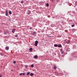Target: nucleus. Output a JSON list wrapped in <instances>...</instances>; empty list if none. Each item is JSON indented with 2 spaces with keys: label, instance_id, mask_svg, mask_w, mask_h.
I'll return each instance as SVG.
<instances>
[{
  "label": "nucleus",
  "instance_id": "obj_1",
  "mask_svg": "<svg viewBox=\"0 0 77 77\" xmlns=\"http://www.w3.org/2000/svg\"><path fill=\"white\" fill-rule=\"evenodd\" d=\"M38 42L37 41H36L35 42V46H36L37 45H38Z\"/></svg>",
  "mask_w": 77,
  "mask_h": 77
},
{
  "label": "nucleus",
  "instance_id": "obj_2",
  "mask_svg": "<svg viewBox=\"0 0 77 77\" xmlns=\"http://www.w3.org/2000/svg\"><path fill=\"white\" fill-rule=\"evenodd\" d=\"M27 11H28V13H27L28 15H30V14H31V12H30V10H28Z\"/></svg>",
  "mask_w": 77,
  "mask_h": 77
},
{
  "label": "nucleus",
  "instance_id": "obj_3",
  "mask_svg": "<svg viewBox=\"0 0 77 77\" xmlns=\"http://www.w3.org/2000/svg\"><path fill=\"white\" fill-rule=\"evenodd\" d=\"M60 51L61 52V54H63L64 53V51H62V49H60Z\"/></svg>",
  "mask_w": 77,
  "mask_h": 77
},
{
  "label": "nucleus",
  "instance_id": "obj_4",
  "mask_svg": "<svg viewBox=\"0 0 77 77\" xmlns=\"http://www.w3.org/2000/svg\"><path fill=\"white\" fill-rule=\"evenodd\" d=\"M5 15H6V16H8V11L7 10H6L5 11Z\"/></svg>",
  "mask_w": 77,
  "mask_h": 77
},
{
  "label": "nucleus",
  "instance_id": "obj_5",
  "mask_svg": "<svg viewBox=\"0 0 77 77\" xmlns=\"http://www.w3.org/2000/svg\"><path fill=\"white\" fill-rule=\"evenodd\" d=\"M5 49L6 50H9V47L8 46H7V47H5Z\"/></svg>",
  "mask_w": 77,
  "mask_h": 77
},
{
  "label": "nucleus",
  "instance_id": "obj_6",
  "mask_svg": "<svg viewBox=\"0 0 77 77\" xmlns=\"http://www.w3.org/2000/svg\"><path fill=\"white\" fill-rule=\"evenodd\" d=\"M15 29H13V30L12 31V33H14V32H15Z\"/></svg>",
  "mask_w": 77,
  "mask_h": 77
},
{
  "label": "nucleus",
  "instance_id": "obj_7",
  "mask_svg": "<svg viewBox=\"0 0 77 77\" xmlns=\"http://www.w3.org/2000/svg\"><path fill=\"white\" fill-rule=\"evenodd\" d=\"M34 59H37V58H38V56L37 55L34 56Z\"/></svg>",
  "mask_w": 77,
  "mask_h": 77
},
{
  "label": "nucleus",
  "instance_id": "obj_8",
  "mask_svg": "<svg viewBox=\"0 0 77 77\" xmlns=\"http://www.w3.org/2000/svg\"><path fill=\"white\" fill-rule=\"evenodd\" d=\"M29 51H30V52H32V48H30L29 49Z\"/></svg>",
  "mask_w": 77,
  "mask_h": 77
},
{
  "label": "nucleus",
  "instance_id": "obj_9",
  "mask_svg": "<svg viewBox=\"0 0 77 77\" xmlns=\"http://www.w3.org/2000/svg\"><path fill=\"white\" fill-rule=\"evenodd\" d=\"M54 69H57V67L55 66H54Z\"/></svg>",
  "mask_w": 77,
  "mask_h": 77
},
{
  "label": "nucleus",
  "instance_id": "obj_10",
  "mask_svg": "<svg viewBox=\"0 0 77 77\" xmlns=\"http://www.w3.org/2000/svg\"><path fill=\"white\" fill-rule=\"evenodd\" d=\"M33 75H34V74H33L32 73H31L30 74V75L31 76H32Z\"/></svg>",
  "mask_w": 77,
  "mask_h": 77
},
{
  "label": "nucleus",
  "instance_id": "obj_11",
  "mask_svg": "<svg viewBox=\"0 0 77 77\" xmlns=\"http://www.w3.org/2000/svg\"><path fill=\"white\" fill-rule=\"evenodd\" d=\"M58 47H59L60 48H61L62 47L61 45H58Z\"/></svg>",
  "mask_w": 77,
  "mask_h": 77
},
{
  "label": "nucleus",
  "instance_id": "obj_12",
  "mask_svg": "<svg viewBox=\"0 0 77 77\" xmlns=\"http://www.w3.org/2000/svg\"><path fill=\"white\" fill-rule=\"evenodd\" d=\"M30 72H27V75H29V74H30Z\"/></svg>",
  "mask_w": 77,
  "mask_h": 77
},
{
  "label": "nucleus",
  "instance_id": "obj_13",
  "mask_svg": "<svg viewBox=\"0 0 77 77\" xmlns=\"http://www.w3.org/2000/svg\"><path fill=\"white\" fill-rule=\"evenodd\" d=\"M46 6H47V7L49 6V4H48V3H47V4H46Z\"/></svg>",
  "mask_w": 77,
  "mask_h": 77
},
{
  "label": "nucleus",
  "instance_id": "obj_14",
  "mask_svg": "<svg viewBox=\"0 0 77 77\" xmlns=\"http://www.w3.org/2000/svg\"><path fill=\"white\" fill-rule=\"evenodd\" d=\"M54 46L56 47H57L58 46L56 44L54 45Z\"/></svg>",
  "mask_w": 77,
  "mask_h": 77
},
{
  "label": "nucleus",
  "instance_id": "obj_15",
  "mask_svg": "<svg viewBox=\"0 0 77 77\" xmlns=\"http://www.w3.org/2000/svg\"><path fill=\"white\" fill-rule=\"evenodd\" d=\"M9 14H12V12H11V11H9Z\"/></svg>",
  "mask_w": 77,
  "mask_h": 77
},
{
  "label": "nucleus",
  "instance_id": "obj_16",
  "mask_svg": "<svg viewBox=\"0 0 77 77\" xmlns=\"http://www.w3.org/2000/svg\"><path fill=\"white\" fill-rule=\"evenodd\" d=\"M69 42H70V40H69L68 42H66V43L67 44H69Z\"/></svg>",
  "mask_w": 77,
  "mask_h": 77
},
{
  "label": "nucleus",
  "instance_id": "obj_17",
  "mask_svg": "<svg viewBox=\"0 0 77 77\" xmlns=\"http://www.w3.org/2000/svg\"><path fill=\"white\" fill-rule=\"evenodd\" d=\"M31 68H33V67H34V66H33V65H31Z\"/></svg>",
  "mask_w": 77,
  "mask_h": 77
},
{
  "label": "nucleus",
  "instance_id": "obj_18",
  "mask_svg": "<svg viewBox=\"0 0 77 77\" xmlns=\"http://www.w3.org/2000/svg\"><path fill=\"white\" fill-rule=\"evenodd\" d=\"M0 54L1 55V56H3V54L2 53H0Z\"/></svg>",
  "mask_w": 77,
  "mask_h": 77
},
{
  "label": "nucleus",
  "instance_id": "obj_19",
  "mask_svg": "<svg viewBox=\"0 0 77 77\" xmlns=\"http://www.w3.org/2000/svg\"><path fill=\"white\" fill-rule=\"evenodd\" d=\"M74 26V24H73L72 25V27H73Z\"/></svg>",
  "mask_w": 77,
  "mask_h": 77
},
{
  "label": "nucleus",
  "instance_id": "obj_20",
  "mask_svg": "<svg viewBox=\"0 0 77 77\" xmlns=\"http://www.w3.org/2000/svg\"><path fill=\"white\" fill-rule=\"evenodd\" d=\"M15 37H17V36H18V35H15Z\"/></svg>",
  "mask_w": 77,
  "mask_h": 77
},
{
  "label": "nucleus",
  "instance_id": "obj_21",
  "mask_svg": "<svg viewBox=\"0 0 77 77\" xmlns=\"http://www.w3.org/2000/svg\"><path fill=\"white\" fill-rule=\"evenodd\" d=\"M33 34H36V32H33Z\"/></svg>",
  "mask_w": 77,
  "mask_h": 77
},
{
  "label": "nucleus",
  "instance_id": "obj_22",
  "mask_svg": "<svg viewBox=\"0 0 77 77\" xmlns=\"http://www.w3.org/2000/svg\"><path fill=\"white\" fill-rule=\"evenodd\" d=\"M0 77H2V74H0Z\"/></svg>",
  "mask_w": 77,
  "mask_h": 77
},
{
  "label": "nucleus",
  "instance_id": "obj_23",
  "mask_svg": "<svg viewBox=\"0 0 77 77\" xmlns=\"http://www.w3.org/2000/svg\"><path fill=\"white\" fill-rule=\"evenodd\" d=\"M22 74H23V73H20V75H22Z\"/></svg>",
  "mask_w": 77,
  "mask_h": 77
},
{
  "label": "nucleus",
  "instance_id": "obj_24",
  "mask_svg": "<svg viewBox=\"0 0 77 77\" xmlns=\"http://www.w3.org/2000/svg\"><path fill=\"white\" fill-rule=\"evenodd\" d=\"M14 63H16V62L15 61H14L13 62Z\"/></svg>",
  "mask_w": 77,
  "mask_h": 77
},
{
  "label": "nucleus",
  "instance_id": "obj_25",
  "mask_svg": "<svg viewBox=\"0 0 77 77\" xmlns=\"http://www.w3.org/2000/svg\"><path fill=\"white\" fill-rule=\"evenodd\" d=\"M23 1H21V3H23Z\"/></svg>",
  "mask_w": 77,
  "mask_h": 77
},
{
  "label": "nucleus",
  "instance_id": "obj_26",
  "mask_svg": "<svg viewBox=\"0 0 77 77\" xmlns=\"http://www.w3.org/2000/svg\"><path fill=\"white\" fill-rule=\"evenodd\" d=\"M22 74H23V75H25V73H22Z\"/></svg>",
  "mask_w": 77,
  "mask_h": 77
},
{
  "label": "nucleus",
  "instance_id": "obj_27",
  "mask_svg": "<svg viewBox=\"0 0 77 77\" xmlns=\"http://www.w3.org/2000/svg\"><path fill=\"white\" fill-rule=\"evenodd\" d=\"M32 29V27H30V28L29 29L30 30H31V29Z\"/></svg>",
  "mask_w": 77,
  "mask_h": 77
},
{
  "label": "nucleus",
  "instance_id": "obj_28",
  "mask_svg": "<svg viewBox=\"0 0 77 77\" xmlns=\"http://www.w3.org/2000/svg\"><path fill=\"white\" fill-rule=\"evenodd\" d=\"M25 67H26V68H27V66H25Z\"/></svg>",
  "mask_w": 77,
  "mask_h": 77
},
{
  "label": "nucleus",
  "instance_id": "obj_29",
  "mask_svg": "<svg viewBox=\"0 0 77 77\" xmlns=\"http://www.w3.org/2000/svg\"><path fill=\"white\" fill-rule=\"evenodd\" d=\"M4 34H6V33L4 32Z\"/></svg>",
  "mask_w": 77,
  "mask_h": 77
},
{
  "label": "nucleus",
  "instance_id": "obj_30",
  "mask_svg": "<svg viewBox=\"0 0 77 77\" xmlns=\"http://www.w3.org/2000/svg\"><path fill=\"white\" fill-rule=\"evenodd\" d=\"M1 67L2 68L3 66H1Z\"/></svg>",
  "mask_w": 77,
  "mask_h": 77
},
{
  "label": "nucleus",
  "instance_id": "obj_31",
  "mask_svg": "<svg viewBox=\"0 0 77 77\" xmlns=\"http://www.w3.org/2000/svg\"><path fill=\"white\" fill-rule=\"evenodd\" d=\"M75 3H77V2H76Z\"/></svg>",
  "mask_w": 77,
  "mask_h": 77
},
{
  "label": "nucleus",
  "instance_id": "obj_32",
  "mask_svg": "<svg viewBox=\"0 0 77 77\" xmlns=\"http://www.w3.org/2000/svg\"><path fill=\"white\" fill-rule=\"evenodd\" d=\"M12 71V69L11 70Z\"/></svg>",
  "mask_w": 77,
  "mask_h": 77
},
{
  "label": "nucleus",
  "instance_id": "obj_33",
  "mask_svg": "<svg viewBox=\"0 0 77 77\" xmlns=\"http://www.w3.org/2000/svg\"><path fill=\"white\" fill-rule=\"evenodd\" d=\"M53 0H52V2H53Z\"/></svg>",
  "mask_w": 77,
  "mask_h": 77
},
{
  "label": "nucleus",
  "instance_id": "obj_34",
  "mask_svg": "<svg viewBox=\"0 0 77 77\" xmlns=\"http://www.w3.org/2000/svg\"><path fill=\"white\" fill-rule=\"evenodd\" d=\"M73 24H74V23H73Z\"/></svg>",
  "mask_w": 77,
  "mask_h": 77
}]
</instances>
